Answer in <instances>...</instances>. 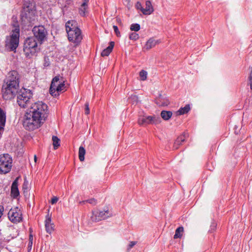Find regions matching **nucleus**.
<instances>
[{"label": "nucleus", "instance_id": "obj_14", "mask_svg": "<svg viewBox=\"0 0 252 252\" xmlns=\"http://www.w3.org/2000/svg\"><path fill=\"white\" fill-rule=\"evenodd\" d=\"M112 216L111 213L108 210L101 211H96L93 213V216L92 217V220L95 221H98L102 220H105Z\"/></svg>", "mask_w": 252, "mask_h": 252}, {"label": "nucleus", "instance_id": "obj_26", "mask_svg": "<svg viewBox=\"0 0 252 252\" xmlns=\"http://www.w3.org/2000/svg\"><path fill=\"white\" fill-rule=\"evenodd\" d=\"M86 150L83 146H80L79 148V158L81 161H83L85 159Z\"/></svg>", "mask_w": 252, "mask_h": 252}, {"label": "nucleus", "instance_id": "obj_17", "mask_svg": "<svg viewBox=\"0 0 252 252\" xmlns=\"http://www.w3.org/2000/svg\"><path fill=\"white\" fill-rule=\"evenodd\" d=\"M155 103L159 106H166L169 104V102L166 97L159 94L155 99Z\"/></svg>", "mask_w": 252, "mask_h": 252}, {"label": "nucleus", "instance_id": "obj_10", "mask_svg": "<svg viewBox=\"0 0 252 252\" xmlns=\"http://www.w3.org/2000/svg\"><path fill=\"white\" fill-rule=\"evenodd\" d=\"M12 158L8 154L0 155V174H5L9 172L12 167Z\"/></svg>", "mask_w": 252, "mask_h": 252}, {"label": "nucleus", "instance_id": "obj_22", "mask_svg": "<svg viewBox=\"0 0 252 252\" xmlns=\"http://www.w3.org/2000/svg\"><path fill=\"white\" fill-rule=\"evenodd\" d=\"M115 43L113 41H111L109 45L106 49H104L101 52V55L102 57L108 56L112 52L114 48Z\"/></svg>", "mask_w": 252, "mask_h": 252}, {"label": "nucleus", "instance_id": "obj_43", "mask_svg": "<svg viewBox=\"0 0 252 252\" xmlns=\"http://www.w3.org/2000/svg\"><path fill=\"white\" fill-rule=\"evenodd\" d=\"M2 211H3V207L0 206V218H1V217L2 215Z\"/></svg>", "mask_w": 252, "mask_h": 252}, {"label": "nucleus", "instance_id": "obj_44", "mask_svg": "<svg viewBox=\"0 0 252 252\" xmlns=\"http://www.w3.org/2000/svg\"><path fill=\"white\" fill-rule=\"evenodd\" d=\"M32 244V242H29V248H30V250L31 249Z\"/></svg>", "mask_w": 252, "mask_h": 252}, {"label": "nucleus", "instance_id": "obj_47", "mask_svg": "<svg viewBox=\"0 0 252 252\" xmlns=\"http://www.w3.org/2000/svg\"><path fill=\"white\" fill-rule=\"evenodd\" d=\"M2 133V131H0V137H1V136Z\"/></svg>", "mask_w": 252, "mask_h": 252}, {"label": "nucleus", "instance_id": "obj_23", "mask_svg": "<svg viewBox=\"0 0 252 252\" xmlns=\"http://www.w3.org/2000/svg\"><path fill=\"white\" fill-rule=\"evenodd\" d=\"M172 116V112L170 111L162 110L160 113L161 117L165 121L169 120Z\"/></svg>", "mask_w": 252, "mask_h": 252}, {"label": "nucleus", "instance_id": "obj_37", "mask_svg": "<svg viewBox=\"0 0 252 252\" xmlns=\"http://www.w3.org/2000/svg\"><path fill=\"white\" fill-rule=\"evenodd\" d=\"M136 242L135 241L130 242L128 246L127 251H129L136 244Z\"/></svg>", "mask_w": 252, "mask_h": 252}, {"label": "nucleus", "instance_id": "obj_41", "mask_svg": "<svg viewBox=\"0 0 252 252\" xmlns=\"http://www.w3.org/2000/svg\"><path fill=\"white\" fill-rule=\"evenodd\" d=\"M83 2L82 4H83V6H84L85 5H88V3L89 1V0H82Z\"/></svg>", "mask_w": 252, "mask_h": 252}, {"label": "nucleus", "instance_id": "obj_18", "mask_svg": "<svg viewBox=\"0 0 252 252\" xmlns=\"http://www.w3.org/2000/svg\"><path fill=\"white\" fill-rule=\"evenodd\" d=\"M146 7L145 8L141 7V11L144 15H149L151 14L153 11L154 9L152 5V3L150 1L147 0L146 1Z\"/></svg>", "mask_w": 252, "mask_h": 252}, {"label": "nucleus", "instance_id": "obj_32", "mask_svg": "<svg viewBox=\"0 0 252 252\" xmlns=\"http://www.w3.org/2000/svg\"><path fill=\"white\" fill-rule=\"evenodd\" d=\"M139 36L138 34L135 32H132L129 35V38L130 40H136L139 38Z\"/></svg>", "mask_w": 252, "mask_h": 252}, {"label": "nucleus", "instance_id": "obj_1", "mask_svg": "<svg viewBox=\"0 0 252 252\" xmlns=\"http://www.w3.org/2000/svg\"><path fill=\"white\" fill-rule=\"evenodd\" d=\"M19 89V76L18 72L12 70L9 72L8 76L2 85L1 92L5 100L13 98Z\"/></svg>", "mask_w": 252, "mask_h": 252}, {"label": "nucleus", "instance_id": "obj_45", "mask_svg": "<svg viewBox=\"0 0 252 252\" xmlns=\"http://www.w3.org/2000/svg\"><path fill=\"white\" fill-rule=\"evenodd\" d=\"M34 160L36 162V159H37V158H36V156H34Z\"/></svg>", "mask_w": 252, "mask_h": 252}, {"label": "nucleus", "instance_id": "obj_34", "mask_svg": "<svg viewBox=\"0 0 252 252\" xmlns=\"http://www.w3.org/2000/svg\"><path fill=\"white\" fill-rule=\"evenodd\" d=\"M85 113L86 115H88L90 113V110L89 107V103L86 102L85 104Z\"/></svg>", "mask_w": 252, "mask_h": 252}, {"label": "nucleus", "instance_id": "obj_8", "mask_svg": "<svg viewBox=\"0 0 252 252\" xmlns=\"http://www.w3.org/2000/svg\"><path fill=\"white\" fill-rule=\"evenodd\" d=\"M64 82L63 80L60 81V76H56L52 79L49 92L52 96L57 97L59 95L60 93L64 90Z\"/></svg>", "mask_w": 252, "mask_h": 252}, {"label": "nucleus", "instance_id": "obj_46", "mask_svg": "<svg viewBox=\"0 0 252 252\" xmlns=\"http://www.w3.org/2000/svg\"><path fill=\"white\" fill-rule=\"evenodd\" d=\"M32 239V235H30V239Z\"/></svg>", "mask_w": 252, "mask_h": 252}, {"label": "nucleus", "instance_id": "obj_29", "mask_svg": "<svg viewBox=\"0 0 252 252\" xmlns=\"http://www.w3.org/2000/svg\"><path fill=\"white\" fill-rule=\"evenodd\" d=\"M86 202H88L91 204H92L93 205H95L97 204V201L94 198H91L88 200H84L81 202H80V204H85Z\"/></svg>", "mask_w": 252, "mask_h": 252}, {"label": "nucleus", "instance_id": "obj_30", "mask_svg": "<svg viewBox=\"0 0 252 252\" xmlns=\"http://www.w3.org/2000/svg\"><path fill=\"white\" fill-rule=\"evenodd\" d=\"M140 29V26L139 24H132L130 27L131 31L138 32Z\"/></svg>", "mask_w": 252, "mask_h": 252}, {"label": "nucleus", "instance_id": "obj_6", "mask_svg": "<svg viewBox=\"0 0 252 252\" xmlns=\"http://www.w3.org/2000/svg\"><path fill=\"white\" fill-rule=\"evenodd\" d=\"M27 111L44 121L48 116V106L42 101L34 103Z\"/></svg>", "mask_w": 252, "mask_h": 252}, {"label": "nucleus", "instance_id": "obj_9", "mask_svg": "<svg viewBox=\"0 0 252 252\" xmlns=\"http://www.w3.org/2000/svg\"><path fill=\"white\" fill-rule=\"evenodd\" d=\"M37 39L35 37L27 38L24 43V51L27 57L34 55L37 50Z\"/></svg>", "mask_w": 252, "mask_h": 252}, {"label": "nucleus", "instance_id": "obj_38", "mask_svg": "<svg viewBox=\"0 0 252 252\" xmlns=\"http://www.w3.org/2000/svg\"><path fill=\"white\" fill-rule=\"evenodd\" d=\"M58 200V197H54L53 198H52L51 203L52 204H54L57 202Z\"/></svg>", "mask_w": 252, "mask_h": 252}, {"label": "nucleus", "instance_id": "obj_28", "mask_svg": "<svg viewBox=\"0 0 252 252\" xmlns=\"http://www.w3.org/2000/svg\"><path fill=\"white\" fill-rule=\"evenodd\" d=\"M88 8V5H85L83 6V4H81L80 8H79V13L82 16H85L86 15V13L87 12V10Z\"/></svg>", "mask_w": 252, "mask_h": 252}, {"label": "nucleus", "instance_id": "obj_16", "mask_svg": "<svg viewBox=\"0 0 252 252\" xmlns=\"http://www.w3.org/2000/svg\"><path fill=\"white\" fill-rule=\"evenodd\" d=\"M51 218L49 214H47L46 216V219L45 220V226L46 231L49 233L51 234L54 231V223L51 222Z\"/></svg>", "mask_w": 252, "mask_h": 252}, {"label": "nucleus", "instance_id": "obj_2", "mask_svg": "<svg viewBox=\"0 0 252 252\" xmlns=\"http://www.w3.org/2000/svg\"><path fill=\"white\" fill-rule=\"evenodd\" d=\"M14 29L12 30L11 34L6 36L5 46L10 51H15L19 45L20 37V28L18 23L14 25Z\"/></svg>", "mask_w": 252, "mask_h": 252}, {"label": "nucleus", "instance_id": "obj_19", "mask_svg": "<svg viewBox=\"0 0 252 252\" xmlns=\"http://www.w3.org/2000/svg\"><path fill=\"white\" fill-rule=\"evenodd\" d=\"M6 122V113L0 108V131L3 132Z\"/></svg>", "mask_w": 252, "mask_h": 252}, {"label": "nucleus", "instance_id": "obj_39", "mask_svg": "<svg viewBox=\"0 0 252 252\" xmlns=\"http://www.w3.org/2000/svg\"><path fill=\"white\" fill-rule=\"evenodd\" d=\"M130 98L133 100V102H137L138 101V97L136 95L131 96Z\"/></svg>", "mask_w": 252, "mask_h": 252}, {"label": "nucleus", "instance_id": "obj_12", "mask_svg": "<svg viewBox=\"0 0 252 252\" xmlns=\"http://www.w3.org/2000/svg\"><path fill=\"white\" fill-rule=\"evenodd\" d=\"M34 36L40 44L42 43L47 34V32L44 26H35L32 29Z\"/></svg>", "mask_w": 252, "mask_h": 252}, {"label": "nucleus", "instance_id": "obj_40", "mask_svg": "<svg viewBox=\"0 0 252 252\" xmlns=\"http://www.w3.org/2000/svg\"><path fill=\"white\" fill-rule=\"evenodd\" d=\"M136 7L137 9H140V10H141V7L142 6L140 2H137L136 4Z\"/></svg>", "mask_w": 252, "mask_h": 252}, {"label": "nucleus", "instance_id": "obj_4", "mask_svg": "<svg viewBox=\"0 0 252 252\" xmlns=\"http://www.w3.org/2000/svg\"><path fill=\"white\" fill-rule=\"evenodd\" d=\"M44 122L27 111L24 116L23 125L27 130H33L40 127Z\"/></svg>", "mask_w": 252, "mask_h": 252}, {"label": "nucleus", "instance_id": "obj_36", "mask_svg": "<svg viewBox=\"0 0 252 252\" xmlns=\"http://www.w3.org/2000/svg\"><path fill=\"white\" fill-rule=\"evenodd\" d=\"M49 59L48 58H46L45 57L44 58V64H43V65L44 67H47L48 66H49L50 65V62H49Z\"/></svg>", "mask_w": 252, "mask_h": 252}, {"label": "nucleus", "instance_id": "obj_31", "mask_svg": "<svg viewBox=\"0 0 252 252\" xmlns=\"http://www.w3.org/2000/svg\"><path fill=\"white\" fill-rule=\"evenodd\" d=\"M139 76L141 80L145 81L147 79V72L144 70H142L139 73Z\"/></svg>", "mask_w": 252, "mask_h": 252}, {"label": "nucleus", "instance_id": "obj_33", "mask_svg": "<svg viewBox=\"0 0 252 252\" xmlns=\"http://www.w3.org/2000/svg\"><path fill=\"white\" fill-rule=\"evenodd\" d=\"M249 85L250 86L251 90H252V68L249 76Z\"/></svg>", "mask_w": 252, "mask_h": 252}, {"label": "nucleus", "instance_id": "obj_35", "mask_svg": "<svg viewBox=\"0 0 252 252\" xmlns=\"http://www.w3.org/2000/svg\"><path fill=\"white\" fill-rule=\"evenodd\" d=\"M114 31L117 36H120V32L119 31L118 28L117 26H113V27Z\"/></svg>", "mask_w": 252, "mask_h": 252}, {"label": "nucleus", "instance_id": "obj_5", "mask_svg": "<svg viewBox=\"0 0 252 252\" xmlns=\"http://www.w3.org/2000/svg\"><path fill=\"white\" fill-rule=\"evenodd\" d=\"M35 11V4L33 2L26 1L21 14L22 21L25 24L31 23L34 20Z\"/></svg>", "mask_w": 252, "mask_h": 252}, {"label": "nucleus", "instance_id": "obj_15", "mask_svg": "<svg viewBox=\"0 0 252 252\" xmlns=\"http://www.w3.org/2000/svg\"><path fill=\"white\" fill-rule=\"evenodd\" d=\"M18 186V178H17L13 182L11 187V196L13 198H17L20 195Z\"/></svg>", "mask_w": 252, "mask_h": 252}, {"label": "nucleus", "instance_id": "obj_21", "mask_svg": "<svg viewBox=\"0 0 252 252\" xmlns=\"http://www.w3.org/2000/svg\"><path fill=\"white\" fill-rule=\"evenodd\" d=\"M158 40H155L154 38H150L146 43L144 47V49L149 50L153 47H155L159 43Z\"/></svg>", "mask_w": 252, "mask_h": 252}, {"label": "nucleus", "instance_id": "obj_20", "mask_svg": "<svg viewBox=\"0 0 252 252\" xmlns=\"http://www.w3.org/2000/svg\"><path fill=\"white\" fill-rule=\"evenodd\" d=\"M187 137V134L185 133H184L182 134L181 135L179 136L175 140L173 147L175 149H178L179 146L180 145H182L183 143H184Z\"/></svg>", "mask_w": 252, "mask_h": 252}, {"label": "nucleus", "instance_id": "obj_3", "mask_svg": "<svg viewBox=\"0 0 252 252\" xmlns=\"http://www.w3.org/2000/svg\"><path fill=\"white\" fill-rule=\"evenodd\" d=\"M73 24H75V22L72 21L71 23L70 21H68L66 23V31L69 41H71L74 43L76 45H78L82 39V36L80 29Z\"/></svg>", "mask_w": 252, "mask_h": 252}, {"label": "nucleus", "instance_id": "obj_11", "mask_svg": "<svg viewBox=\"0 0 252 252\" xmlns=\"http://www.w3.org/2000/svg\"><path fill=\"white\" fill-rule=\"evenodd\" d=\"M159 117L155 115L140 116L138 118V123L140 126L148 125H157L160 123Z\"/></svg>", "mask_w": 252, "mask_h": 252}, {"label": "nucleus", "instance_id": "obj_24", "mask_svg": "<svg viewBox=\"0 0 252 252\" xmlns=\"http://www.w3.org/2000/svg\"><path fill=\"white\" fill-rule=\"evenodd\" d=\"M190 110V106L189 104L186 105L184 107H181L177 111L178 115H181L187 113Z\"/></svg>", "mask_w": 252, "mask_h": 252}, {"label": "nucleus", "instance_id": "obj_25", "mask_svg": "<svg viewBox=\"0 0 252 252\" xmlns=\"http://www.w3.org/2000/svg\"><path fill=\"white\" fill-rule=\"evenodd\" d=\"M183 231L184 227L183 226L178 227L175 230V234L174 236V238H181L182 236Z\"/></svg>", "mask_w": 252, "mask_h": 252}, {"label": "nucleus", "instance_id": "obj_42", "mask_svg": "<svg viewBox=\"0 0 252 252\" xmlns=\"http://www.w3.org/2000/svg\"><path fill=\"white\" fill-rule=\"evenodd\" d=\"M27 189V185H26L25 183H24L23 185V189L24 190V192H25V190Z\"/></svg>", "mask_w": 252, "mask_h": 252}, {"label": "nucleus", "instance_id": "obj_27", "mask_svg": "<svg viewBox=\"0 0 252 252\" xmlns=\"http://www.w3.org/2000/svg\"><path fill=\"white\" fill-rule=\"evenodd\" d=\"M54 149H57L60 146V139L56 136H53L52 138Z\"/></svg>", "mask_w": 252, "mask_h": 252}, {"label": "nucleus", "instance_id": "obj_13", "mask_svg": "<svg viewBox=\"0 0 252 252\" xmlns=\"http://www.w3.org/2000/svg\"><path fill=\"white\" fill-rule=\"evenodd\" d=\"M10 220L13 223H17L22 220V214L18 208L11 209L8 213Z\"/></svg>", "mask_w": 252, "mask_h": 252}, {"label": "nucleus", "instance_id": "obj_7", "mask_svg": "<svg viewBox=\"0 0 252 252\" xmlns=\"http://www.w3.org/2000/svg\"><path fill=\"white\" fill-rule=\"evenodd\" d=\"M17 95V103L21 108H25L30 104L32 96V92L29 89L22 88L18 89Z\"/></svg>", "mask_w": 252, "mask_h": 252}]
</instances>
